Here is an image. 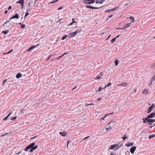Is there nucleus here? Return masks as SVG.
I'll use <instances>...</instances> for the list:
<instances>
[{
  "instance_id": "nucleus-1",
  "label": "nucleus",
  "mask_w": 155,
  "mask_h": 155,
  "mask_svg": "<svg viewBox=\"0 0 155 155\" xmlns=\"http://www.w3.org/2000/svg\"><path fill=\"white\" fill-rule=\"evenodd\" d=\"M35 144V143H31L26 147V148L24 149L25 151H27L29 149H30L29 151V152H32L34 150L37 148L38 147V146L37 145L34 146Z\"/></svg>"
},
{
  "instance_id": "nucleus-2",
  "label": "nucleus",
  "mask_w": 155,
  "mask_h": 155,
  "mask_svg": "<svg viewBox=\"0 0 155 155\" xmlns=\"http://www.w3.org/2000/svg\"><path fill=\"white\" fill-rule=\"evenodd\" d=\"M19 18V15L18 14H16L15 15L11 18L9 20H8L6 22V23L4 25H5L6 23H9L10 22V20H11L12 19H14L15 18L18 19Z\"/></svg>"
},
{
  "instance_id": "nucleus-3",
  "label": "nucleus",
  "mask_w": 155,
  "mask_h": 155,
  "mask_svg": "<svg viewBox=\"0 0 155 155\" xmlns=\"http://www.w3.org/2000/svg\"><path fill=\"white\" fill-rule=\"evenodd\" d=\"M104 72H102L100 73V74L96 76L95 78V79L97 80L102 79L103 78V76L104 75Z\"/></svg>"
},
{
  "instance_id": "nucleus-4",
  "label": "nucleus",
  "mask_w": 155,
  "mask_h": 155,
  "mask_svg": "<svg viewBox=\"0 0 155 155\" xmlns=\"http://www.w3.org/2000/svg\"><path fill=\"white\" fill-rule=\"evenodd\" d=\"M95 2V0H85L84 2L85 4L88 5L93 3Z\"/></svg>"
},
{
  "instance_id": "nucleus-5",
  "label": "nucleus",
  "mask_w": 155,
  "mask_h": 155,
  "mask_svg": "<svg viewBox=\"0 0 155 155\" xmlns=\"http://www.w3.org/2000/svg\"><path fill=\"white\" fill-rule=\"evenodd\" d=\"M149 118H146L145 120H144L143 123H145L146 121L145 120H146L147 122H149L150 123H151L155 121V120H153V119H148Z\"/></svg>"
},
{
  "instance_id": "nucleus-6",
  "label": "nucleus",
  "mask_w": 155,
  "mask_h": 155,
  "mask_svg": "<svg viewBox=\"0 0 155 155\" xmlns=\"http://www.w3.org/2000/svg\"><path fill=\"white\" fill-rule=\"evenodd\" d=\"M155 107V104H153L151 106H150L147 109V113H149L151 112L152 109L154 108Z\"/></svg>"
},
{
  "instance_id": "nucleus-7",
  "label": "nucleus",
  "mask_w": 155,
  "mask_h": 155,
  "mask_svg": "<svg viewBox=\"0 0 155 155\" xmlns=\"http://www.w3.org/2000/svg\"><path fill=\"white\" fill-rule=\"evenodd\" d=\"M39 45H40V44H38L35 45H33V46H31L30 48H29V49L27 50V51L29 52V51H30L32 49H33L39 46Z\"/></svg>"
},
{
  "instance_id": "nucleus-8",
  "label": "nucleus",
  "mask_w": 155,
  "mask_h": 155,
  "mask_svg": "<svg viewBox=\"0 0 155 155\" xmlns=\"http://www.w3.org/2000/svg\"><path fill=\"white\" fill-rule=\"evenodd\" d=\"M149 93V90L147 88H145L142 91V94H147Z\"/></svg>"
},
{
  "instance_id": "nucleus-9",
  "label": "nucleus",
  "mask_w": 155,
  "mask_h": 155,
  "mask_svg": "<svg viewBox=\"0 0 155 155\" xmlns=\"http://www.w3.org/2000/svg\"><path fill=\"white\" fill-rule=\"evenodd\" d=\"M86 7L87 8H91L92 9H98L100 8H101V7H93L91 6H88V5H86Z\"/></svg>"
},
{
  "instance_id": "nucleus-10",
  "label": "nucleus",
  "mask_w": 155,
  "mask_h": 155,
  "mask_svg": "<svg viewBox=\"0 0 155 155\" xmlns=\"http://www.w3.org/2000/svg\"><path fill=\"white\" fill-rule=\"evenodd\" d=\"M110 122L109 123L107 124V127L105 129V131H107L109 130H110L112 129L110 125Z\"/></svg>"
},
{
  "instance_id": "nucleus-11",
  "label": "nucleus",
  "mask_w": 155,
  "mask_h": 155,
  "mask_svg": "<svg viewBox=\"0 0 155 155\" xmlns=\"http://www.w3.org/2000/svg\"><path fill=\"white\" fill-rule=\"evenodd\" d=\"M155 116V113H152L150 114V115H148L147 118H153Z\"/></svg>"
},
{
  "instance_id": "nucleus-12",
  "label": "nucleus",
  "mask_w": 155,
  "mask_h": 155,
  "mask_svg": "<svg viewBox=\"0 0 155 155\" xmlns=\"http://www.w3.org/2000/svg\"><path fill=\"white\" fill-rule=\"evenodd\" d=\"M136 149V147L133 146V147H132L130 150V152L132 153H134V152L135 151V150Z\"/></svg>"
},
{
  "instance_id": "nucleus-13",
  "label": "nucleus",
  "mask_w": 155,
  "mask_h": 155,
  "mask_svg": "<svg viewBox=\"0 0 155 155\" xmlns=\"http://www.w3.org/2000/svg\"><path fill=\"white\" fill-rule=\"evenodd\" d=\"M128 84V83H121L120 84L117 85V86H122L123 87H126Z\"/></svg>"
},
{
  "instance_id": "nucleus-14",
  "label": "nucleus",
  "mask_w": 155,
  "mask_h": 155,
  "mask_svg": "<svg viewBox=\"0 0 155 155\" xmlns=\"http://www.w3.org/2000/svg\"><path fill=\"white\" fill-rule=\"evenodd\" d=\"M131 23L127 24L124 27H122V30H126L125 28H128L130 26Z\"/></svg>"
},
{
  "instance_id": "nucleus-15",
  "label": "nucleus",
  "mask_w": 155,
  "mask_h": 155,
  "mask_svg": "<svg viewBox=\"0 0 155 155\" xmlns=\"http://www.w3.org/2000/svg\"><path fill=\"white\" fill-rule=\"evenodd\" d=\"M117 144H115L114 145H112L110 146V147H109V149H113L116 147L117 146Z\"/></svg>"
},
{
  "instance_id": "nucleus-16",
  "label": "nucleus",
  "mask_w": 155,
  "mask_h": 155,
  "mask_svg": "<svg viewBox=\"0 0 155 155\" xmlns=\"http://www.w3.org/2000/svg\"><path fill=\"white\" fill-rule=\"evenodd\" d=\"M68 35L69 36V37H73L74 36H75L76 35V34L75 33V32H72L69 33Z\"/></svg>"
},
{
  "instance_id": "nucleus-17",
  "label": "nucleus",
  "mask_w": 155,
  "mask_h": 155,
  "mask_svg": "<svg viewBox=\"0 0 155 155\" xmlns=\"http://www.w3.org/2000/svg\"><path fill=\"white\" fill-rule=\"evenodd\" d=\"M114 114V113L113 112L112 113H109V114H106V115L105 116V117H103L101 118L100 120H104V119L105 117H106L107 116H108V115H111V114Z\"/></svg>"
},
{
  "instance_id": "nucleus-18",
  "label": "nucleus",
  "mask_w": 155,
  "mask_h": 155,
  "mask_svg": "<svg viewBox=\"0 0 155 155\" xmlns=\"http://www.w3.org/2000/svg\"><path fill=\"white\" fill-rule=\"evenodd\" d=\"M17 4L19 3L20 4L24 3V0H19L16 2Z\"/></svg>"
},
{
  "instance_id": "nucleus-19",
  "label": "nucleus",
  "mask_w": 155,
  "mask_h": 155,
  "mask_svg": "<svg viewBox=\"0 0 155 155\" xmlns=\"http://www.w3.org/2000/svg\"><path fill=\"white\" fill-rule=\"evenodd\" d=\"M134 143H133L131 142L128 143L127 144H125V146L127 147H129V146H131L133 145Z\"/></svg>"
},
{
  "instance_id": "nucleus-20",
  "label": "nucleus",
  "mask_w": 155,
  "mask_h": 155,
  "mask_svg": "<svg viewBox=\"0 0 155 155\" xmlns=\"http://www.w3.org/2000/svg\"><path fill=\"white\" fill-rule=\"evenodd\" d=\"M12 113V111H11L10 112V113L7 116H6V117H5L4 119V120H6L11 115V114Z\"/></svg>"
},
{
  "instance_id": "nucleus-21",
  "label": "nucleus",
  "mask_w": 155,
  "mask_h": 155,
  "mask_svg": "<svg viewBox=\"0 0 155 155\" xmlns=\"http://www.w3.org/2000/svg\"><path fill=\"white\" fill-rule=\"evenodd\" d=\"M21 76L22 74L20 73H19L17 74L16 77L17 78H20L21 77Z\"/></svg>"
},
{
  "instance_id": "nucleus-22",
  "label": "nucleus",
  "mask_w": 155,
  "mask_h": 155,
  "mask_svg": "<svg viewBox=\"0 0 155 155\" xmlns=\"http://www.w3.org/2000/svg\"><path fill=\"white\" fill-rule=\"evenodd\" d=\"M129 18L131 19V23L132 22H134V21L135 19L134 17H132V16L130 17Z\"/></svg>"
},
{
  "instance_id": "nucleus-23",
  "label": "nucleus",
  "mask_w": 155,
  "mask_h": 155,
  "mask_svg": "<svg viewBox=\"0 0 155 155\" xmlns=\"http://www.w3.org/2000/svg\"><path fill=\"white\" fill-rule=\"evenodd\" d=\"M65 133V132L64 131V132L63 133L62 132H59V134L62 136H65L66 135V134H64V133Z\"/></svg>"
},
{
  "instance_id": "nucleus-24",
  "label": "nucleus",
  "mask_w": 155,
  "mask_h": 155,
  "mask_svg": "<svg viewBox=\"0 0 155 155\" xmlns=\"http://www.w3.org/2000/svg\"><path fill=\"white\" fill-rule=\"evenodd\" d=\"M81 30H77L76 31H74L76 34H77L80 33L81 31Z\"/></svg>"
},
{
  "instance_id": "nucleus-25",
  "label": "nucleus",
  "mask_w": 155,
  "mask_h": 155,
  "mask_svg": "<svg viewBox=\"0 0 155 155\" xmlns=\"http://www.w3.org/2000/svg\"><path fill=\"white\" fill-rule=\"evenodd\" d=\"M111 83H110H110H108L106 85L105 87L103 88V89H104L106 88L107 87H109L111 85Z\"/></svg>"
},
{
  "instance_id": "nucleus-26",
  "label": "nucleus",
  "mask_w": 155,
  "mask_h": 155,
  "mask_svg": "<svg viewBox=\"0 0 155 155\" xmlns=\"http://www.w3.org/2000/svg\"><path fill=\"white\" fill-rule=\"evenodd\" d=\"M116 40V38H114L111 40L110 42H111L112 43H113Z\"/></svg>"
},
{
  "instance_id": "nucleus-27",
  "label": "nucleus",
  "mask_w": 155,
  "mask_h": 155,
  "mask_svg": "<svg viewBox=\"0 0 155 155\" xmlns=\"http://www.w3.org/2000/svg\"><path fill=\"white\" fill-rule=\"evenodd\" d=\"M126 134H125L124 136L122 137V138L123 139V140H124L126 139L127 138V137H126Z\"/></svg>"
},
{
  "instance_id": "nucleus-28",
  "label": "nucleus",
  "mask_w": 155,
  "mask_h": 155,
  "mask_svg": "<svg viewBox=\"0 0 155 155\" xmlns=\"http://www.w3.org/2000/svg\"><path fill=\"white\" fill-rule=\"evenodd\" d=\"M9 31L8 30H6L5 31H2V33H4L5 34H6L8 33V32Z\"/></svg>"
},
{
  "instance_id": "nucleus-29",
  "label": "nucleus",
  "mask_w": 155,
  "mask_h": 155,
  "mask_svg": "<svg viewBox=\"0 0 155 155\" xmlns=\"http://www.w3.org/2000/svg\"><path fill=\"white\" fill-rule=\"evenodd\" d=\"M155 137V134H152V135L150 136L149 137V139Z\"/></svg>"
},
{
  "instance_id": "nucleus-30",
  "label": "nucleus",
  "mask_w": 155,
  "mask_h": 155,
  "mask_svg": "<svg viewBox=\"0 0 155 155\" xmlns=\"http://www.w3.org/2000/svg\"><path fill=\"white\" fill-rule=\"evenodd\" d=\"M13 51V50L12 49L10 51H9V52H8L7 53H4L3 54L4 55V54H10L11 52H12Z\"/></svg>"
},
{
  "instance_id": "nucleus-31",
  "label": "nucleus",
  "mask_w": 155,
  "mask_h": 155,
  "mask_svg": "<svg viewBox=\"0 0 155 155\" xmlns=\"http://www.w3.org/2000/svg\"><path fill=\"white\" fill-rule=\"evenodd\" d=\"M152 81V80H151V79L150 80V82H149V84H148V85H149V86H151V85H152V81Z\"/></svg>"
},
{
  "instance_id": "nucleus-32",
  "label": "nucleus",
  "mask_w": 155,
  "mask_h": 155,
  "mask_svg": "<svg viewBox=\"0 0 155 155\" xmlns=\"http://www.w3.org/2000/svg\"><path fill=\"white\" fill-rule=\"evenodd\" d=\"M114 10L113 9H111L110 10H107L105 12H108L109 13H110L111 11Z\"/></svg>"
},
{
  "instance_id": "nucleus-33",
  "label": "nucleus",
  "mask_w": 155,
  "mask_h": 155,
  "mask_svg": "<svg viewBox=\"0 0 155 155\" xmlns=\"http://www.w3.org/2000/svg\"><path fill=\"white\" fill-rule=\"evenodd\" d=\"M115 64L117 66L118 64V61L117 60H116L115 61Z\"/></svg>"
},
{
  "instance_id": "nucleus-34",
  "label": "nucleus",
  "mask_w": 155,
  "mask_h": 155,
  "mask_svg": "<svg viewBox=\"0 0 155 155\" xmlns=\"http://www.w3.org/2000/svg\"><path fill=\"white\" fill-rule=\"evenodd\" d=\"M67 37H68V35H64V36L62 38V39L63 40H64Z\"/></svg>"
},
{
  "instance_id": "nucleus-35",
  "label": "nucleus",
  "mask_w": 155,
  "mask_h": 155,
  "mask_svg": "<svg viewBox=\"0 0 155 155\" xmlns=\"http://www.w3.org/2000/svg\"><path fill=\"white\" fill-rule=\"evenodd\" d=\"M58 1V0H55L54 1H52V2H51L49 4H53V3H54L55 2H57Z\"/></svg>"
},
{
  "instance_id": "nucleus-36",
  "label": "nucleus",
  "mask_w": 155,
  "mask_h": 155,
  "mask_svg": "<svg viewBox=\"0 0 155 155\" xmlns=\"http://www.w3.org/2000/svg\"><path fill=\"white\" fill-rule=\"evenodd\" d=\"M105 1V0H101L100 1L99 3L100 4H101L103 3Z\"/></svg>"
},
{
  "instance_id": "nucleus-37",
  "label": "nucleus",
  "mask_w": 155,
  "mask_h": 155,
  "mask_svg": "<svg viewBox=\"0 0 155 155\" xmlns=\"http://www.w3.org/2000/svg\"><path fill=\"white\" fill-rule=\"evenodd\" d=\"M29 14V13L28 12H26L25 13V15L24 16L25 19V18L28 16Z\"/></svg>"
},
{
  "instance_id": "nucleus-38",
  "label": "nucleus",
  "mask_w": 155,
  "mask_h": 155,
  "mask_svg": "<svg viewBox=\"0 0 155 155\" xmlns=\"http://www.w3.org/2000/svg\"><path fill=\"white\" fill-rule=\"evenodd\" d=\"M25 28V25L24 24H22L21 26V28Z\"/></svg>"
},
{
  "instance_id": "nucleus-39",
  "label": "nucleus",
  "mask_w": 155,
  "mask_h": 155,
  "mask_svg": "<svg viewBox=\"0 0 155 155\" xmlns=\"http://www.w3.org/2000/svg\"><path fill=\"white\" fill-rule=\"evenodd\" d=\"M151 80L153 81H154V80H155V75H154L153 77L151 78Z\"/></svg>"
},
{
  "instance_id": "nucleus-40",
  "label": "nucleus",
  "mask_w": 155,
  "mask_h": 155,
  "mask_svg": "<svg viewBox=\"0 0 155 155\" xmlns=\"http://www.w3.org/2000/svg\"><path fill=\"white\" fill-rule=\"evenodd\" d=\"M94 105V103H91V104H87L86 105V106H89V105Z\"/></svg>"
},
{
  "instance_id": "nucleus-41",
  "label": "nucleus",
  "mask_w": 155,
  "mask_h": 155,
  "mask_svg": "<svg viewBox=\"0 0 155 155\" xmlns=\"http://www.w3.org/2000/svg\"><path fill=\"white\" fill-rule=\"evenodd\" d=\"M102 89V88H101V87H99V88H98V90L97 91V92H98V91H100L101 90V89Z\"/></svg>"
},
{
  "instance_id": "nucleus-42",
  "label": "nucleus",
  "mask_w": 155,
  "mask_h": 155,
  "mask_svg": "<svg viewBox=\"0 0 155 155\" xmlns=\"http://www.w3.org/2000/svg\"><path fill=\"white\" fill-rule=\"evenodd\" d=\"M6 23V22L3 25V26L5 27H9V25H8L7 26V24L8 23H6V25H5V26H4V25Z\"/></svg>"
},
{
  "instance_id": "nucleus-43",
  "label": "nucleus",
  "mask_w": 155,
  "mask_h": 155,
  "mask_svg": "<svg viewBox=\"0 0 155 155\" xmlns=\"http://www.w3.org/2000/svg\"><path fill=\"white\" fill-rule=\"evenodd\" d=\"M130 153L129 151H127L125 155H130Z\"/></svg>"
},
{
  "instance_id": "nucleus-44",
  "label": "nucleus",
  "mask_w": 155,
  "mask_h": 155,
  "mask_svg": "<svg viewBox=\"0 0 155 155\" xmlns=\"http://www.w3.org/2000/svg\"><path fill=\"white\" fill-rule=\"evenodd\" d=\"M152 67L153 68L155 69V63L152 64Z\"/></svg>"
},
{
  "instance_id": "nucleus-45",
  "label": "nucleus",
  "mask_w": 155,
  "mask_h": 155,
  "mask_svg": "<svg viewBox=\"0 0 155 155\" xmlns=\"http://www.w3.org/2000/svg\"><path fill=\"white\" fill-rule=\"evenodd\" d=\"M52 55H53V54H52V55H50V56H49L47 60L46 61H47L51 57V56Z\"/></svg>"
},
{
  "instance_id": "nucleus-46",
  "label": "nucleus",
  "mask_w": 155,
  "mask_h": 155,
  "mask_svg": "<svg viewBox=\"0 0 155 155\" xmlns=\"http://www.w3.org/2000/svg\"><path fill=\"white\" fill-rule=\"evenodd\" d=\"M16 118H17V116H15V117H14V118H12L11 120H15L16 119Z\"/></svg>"
},
{
  "instance_id": "nucleus-47",
  "label": "nucleus",
  "mask_w": 155,
  "mask_h": 155,
  "mask_svg": "<svg viewBox=\"0 0 155 155\" xmlns=\"http://www.w3.org/2000/svg\"><path fill=\"white\" fill-rule=\"evenodd\" d=\"M72 22L74 23H76V22H75V20H74V18H72Z\"/></svg>"
},
{
  "instance_id": "nucleus-48",
  "label": "nucleus",
  "mask_w": 155,
  "mask_h": 155,
  "mask_svg": "<svg viewBox=\"0 0 155 155\" xmlns=\"http://www.w3.org/2000/svg\"><path fill=\"white\" fill-rule=\"evenodd\" d=\"M22 9L24 8V4H20Z\"/></svg>"
},
{
  "instance_id": "nucleus-49",
  "label": "nucleus",
  "mask_w": 155,
  "mask_h": 155,
  "mask_svg": "<svg viewBox=\"0 0 155 155\" xmlns=\"http://www.w3.org/2000/svg\"><path fill=\"white\" fill-rule=\"evenodd\" d=\"M99 2L100 1H99V0H96L95 2L97 4L99 3Z\"/></svg>"
},
{
  "instance_id": "nucleus-50",
  "label": "nucleus",
  "mask_w": 155,
  "mask_h": 155,
  "mask_svg": "<svg viewBox=\"0 0 155 155\" xmlns=\"http://www.w3.org/2000/svg\"><path fill=\"white\" fill-rule=\"evenodd\" d=\"M62 56L61 55V56H59V57H57L56 58V59H59L60 58H61L62 57Z\"/></svg>"
},
{
  "instance_id": "nucleus-51",
  "label": "nucleus",
  "mask_w": 155,
  "mask_h": 155,
  "mask_svg": "<svg viewBox=\"0 0 155 155\" xmlns=\"http://www.w3.org/2000/svg\"><path fill=\"white\" fill-rule=\"evenodd\" d=\"M37 137V136H36L34 137H31V140H32V139H35V138Z\"/></svg>"
},
{
  "instance_id": "nucleus-52",
  "label": "nucleus",
  "mask_w": 155,
  "mask_h": 155,
  "mask_svg": "<svg viewBox=\"0 0 155 155\" xmlns=\"http://www.w3.org/2000/svg\"><path fill=\"white\" fill-rule=\"evenodd\" d=\"M113 15H111L108 16L109 18H111V17H113Z\"/></svg>"
},
{
  "instance_id": "nucleus-53",
  "label": "nucleus",
  "mask_w": 155,
  "mask_h": 155,
  "mask_svg": "<svg viewBox=\"0 0 155 155\" xmlns=\"http://www.w3.org/2000/svg\"><path fill=\"white\" fill-rule=\"evenodd\" d=\"M89 137V136H87L86 137H85L84 139V140H85L87 139Z\"/></svg>"
},
{
  "instance_id": "nucleus-54",
  "label": "nucleus",
  "mask_w": 155,
  "mask_h": 155,
  "mask_svg": "<svg viewBox=\"0 0 155 155\" xmlns=\"http://www.w3.org/2000/svg\"><path fill=\"white\" fill-rule=\"evenodd\" d=\"M7 81V79H5V80H4L3 83V84H4L6 82V81Z\"/></svg>"
},
{
  "instance_id": "nucleus-55",
  "label": "nucleus",
  "mask_w": 155,
  "mask_h": 155,
  "mask_svg": "<svg viewBox=\"0 0 155 155\" xmlns=\"http://www.w3.org/2000/svg\"><path fill=\"white\" fill-rule=\"evenodd\" d=\"M77 87L76 86H75L74 87V88L73 89H72L71 90V91H73L74 89H76L77 88Z\"/></svg>"
},
{
  "instance_id": "nucleus-56",
  "label": "nucleus",
  "mask_w": 155,
  "mask_h": 155,
  "mask_svg": "<svg viewBox=\"0 0 155 155\" xmlns=\"http://www.w3.org/2000/svg\"><path fill=\"white\" fill-rule=\"evenodd\" d=\"M26 11H27L26 12H30L31 11L30 10H29V9H28V8H26Z\"/></svg>"
},
{
  "instance_id": "nucleus-57",
  "label": "nucleus",
  "mask_w": 155,
  "mask_h": 155,
  "mask_svg": "<svg viewBox=\"0 0 155 155\" xmlns=\"http://www.w3.org/2000/svg\"><path fill=\"white\" fill-rule=\"evenodd\" d=\"M27 8H28V9H29V10H30V9H31V7H30V6H29V7H28V6H27Z\"/></svg>"
},
{
  "instance_id": "nucleus-58",
  "label": "nucleus",
  "mask_w": 155,
  "mask_h": 155,
  "mask_svg": "<svg viewBox=\"0 0 155 155\" xmlns=\"http://www.w3.org/2000/svg\"><path fill=\"white\" fill-rule=\"evenodd\" d=\"M12 8V6H10L8 8V10H10Z\"/></svg>"
},
{
  "instance_id": "nucleus-59",
  "label": "nucleus",
  "mask_w": 155,
  "mask_h": 155,
  "mask_svg": "<svg viewBox=\"0 0 155 155\" xmlns=\"http://www.w3.org/2000/svg\"><path fill=\"white\" fill-rule=\"evenodd\" d=\"M68 54V53H65L63 54H62V56H63L65 54Z\"/></svg>"
},
{
  "instance_id": "nucleus-60",
  "label": "nucleus",
  "mask_w": 155,
  "mask_h": 155,
  "mask_svg": "<svg viewBox=\"0 0 155 155\" xmlns=\"http://www.w3.org/2000/svg\"><path fill=\"white\" fill-rule=\"evenodd\" d=\"M120 147V146H118L117 147H116V150H118Z\"/></svg>"
},
{
  "instance_id": "nucleus-61",
  "label": "nucleus",
  "mask_w": 155,
  "mask_h": 155,
  "mask_svg": "<svg viewBox=\"0 0 155 155\" xmlns=\"http://www.w3.org/2000/svg\"><path fill=\"white\" fill-rule=\"evenodd\" d=\"M120 36V35H118L115 38H116V39L117 38H118L119 37V36Z\"/></svg>"
},
{
  "instance_id": "nucleus-62",
  "label": "nucleus",
  "mask_w": 155,
  "mask_h": 155,
  "mask_svg": "<svg viewBox=\"0 0 155 155\" xmlns=\"http://www.w3.org/2000/svg\"><path fill=\"white\" fill-rule=\"evenodd\" d=\"M30 2H29L28 3V7L29 6H30Z\"/></svg>"
},
{
  "instance_id": "nucleus-63",
  "label": "nucleus",
  "mask_w": 155,
  "mask_h": 155,
  "mask_svg": "<svg viewBox=\"0 0 155 155\" xmlns=\"http://www.w3.org/2000/svg\"><path fill=\"white\" fill-rule=\"evenodd\" d=\"M62 7H61V8H58V10H61L62 9Z\"/></svg>"
},
{
  "instance_id": "nucleus-64",
  "label": "nucleus",
  "mask_w": 155,
  "mask_h": 155,
  "mask_svg": "<svg viewBox=\"0 0 155 155\" xmlns=\"http://www.w3.org/2000/svg\"><path fill=\"white\" fill-rule=\"evenodd\" d=\"M7 12H8V11H7V10H6V11H5V14H6L7 13Z\"/></svg>"
}]
</instances>
